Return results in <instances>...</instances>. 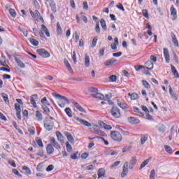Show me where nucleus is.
<instances>
[{
	"mask_svg": "<svg viewBox=\"0 0 179 179\" xmlns=\"http://www.w3.org/2000/svg\"><path fill=\"white\" fill-rule=\"evenodd\" d=\"M110 138L115 142H121L122 141V135L117 131H110Z\"/></svg>",
	"mask_w": 179,
	"mask_h": 179,
	"instance_id": "1",
	"label": "nucleus"
},
{
	"mask_svg": "<svg viewBox=\"0 0 179 179\" xmlns=\"http://www.w3.org/2000/svg\"><path fill=\"white\" fill-rule=\"evenodd\" d=\"M110 114L113 118H120L121 111L117 106H113L110 110Z\"/></svg>",
	"mask_w": 179,
	"mask_h": 179,
	"instance_id": "2",
	"label": "nucleus"
},
{
	"mask_svg": "<svg viewBox=\"0 0 179 179\" xmlns=\"http://www.w3.org/2000/svg\"><path fill=\"white\" fill-rule=\"evenodd\" d=\"M129 166V162H124L123 166H122V171L120 174L121 178H125L128 175V173H129V170L128 169V167Z\"/></svg>",
	"mask_w": 179,
	"mask_h": 179,
	"instance_id": "3",
	"label": "nucleus"
},
{
	"mask_svg": "<svg viewBox=\"0 0 179 179\" xmlns=\"http://www.w3.org/2000/svg\"><path fill=\"white\" fill-rule=\"evenodd\" d=\"M36 52L43 58H50V52L45 49H38L36 50Z\"/></svg>",
	"mask_w": 179,
	"mask_h": 179,
	"instance_id": "4",
	"label": "nucleus"
},
{
	"mask_svg": "<svg viewBox=\"0 0 179 179\" xmlns=\"http://www.w3.org/2000/svg\"><path fill=\"white\" fill-rule=\"evenodd\" d=\"M37 100H38V95L37 94H34L30 98V103L34 107V108H36L37 107V103H36Z\"/></svg>",
	"mask_w": 179,
	"mask_h": 179,
	"instance_id": "5",
	"label": "nucleus"
},
{
	"mask_svg": "<svg viewBox=\"0 0 179 179\" xmlns=\"http://www.w3.org/2000/svg\"><path fill=\"white\" fill-rule=\"evenodd\" d=\"M91 96L94 99H97V100H106L104 95H103V94L99 93V92H96L95 94H92Z\"/></svg>",
	"mask_w": 179,
	"mask_h": 179,
	"instance_id": "6",
	"label": "nucleus"
},
{
	"mask_svg": "<svg viewBox=\"0 0 179 179\" xmlns=\"http://www.w3.org/2000/svg\"><path fill=\"white\" fill-rule=\"evenodd\" d=\"M75 118L77 121H78V122H80V124H82L85 127H92V124L89 123V122L86 121L85 120H83L78 117H76Z\"/></svg>",
	"mask_w": 179,
	"mask_h": 179,
	"instance_id": "7",
	"label": "nucleus"
},
{
	"mask_svg": "<svg viewBox=\"0 0 179 179\" xmlns=\"http://www.w3.org/2000/svg\"><path fill=\"white\" fill-rule=\"evenodd\" d=\"M50 141L51 143L53 144V146L54 148H55V149H57V150H59V149H61V145H59V143H58V142H57V141H55V138L50 137Z\"/></svg>",
	"mask_w": 179,
	"mask_h": 179,
	"instance_id": "8",
	"label": "nucleus"
},
{
	"mask_svg": "<svg viewBox=\"0 0 179 179\" xmlns=\"http://www.w3.org/2000/svg\"><path fill=\"white\" fill-rule=\"evenodd\" d=\"M164 57L166 64H170V54L169 53V49L164 48Z\"/></svg>",
	"mask_w": 179,
	"mask_h": 179,
	"instance_id": "9",
	"label": "nucleus"
},
{
	"mask_svg": "<svg viewBox=\"0 0 179 179\" xmlns=\"http://www.w3.org/2000/svg\"><path fill=\"white\" fill-rule=\"evenodd\" d=\"M52 96L53 97H55V99H59V100H64V101H66V103H69V100L68 99V98L59 94L53 93Z\"/></svg>",
	"mask_w": 179,
	"mask_h": 179,
	"instance_id": "10",
	"label": "nucleus"
},
{
	"mask_svg": "<svg viewBox=\"0 0 179 179\" xmlns=\"http://www.w3.org/2000/svg\"><path fill=\"white\" fill-rule=\"evenodd\" d=\"M127 121H128V122H129L130 124H139V122H141V120H139V119H138L135 117H128Z\"/></svg>",
	"mask_w": 179,
	"mask_h": 179,
	"instance_id": "11",
	"label": "nucleus"
},
{
	"mask_svg": "<svg viewBox=\"0 0 179 179\" xmlns=\"http://www.w3.org/2000/svg\"><path fill=\"white\" fill-rule=\"evenodd\" d=\"M44 124L45 125H53L54 126V118L52 117H47L44 120Z\"/></svg>",
	"mask_w": 179,
	"mask_h": 179,
	"instance_id": "12",
	"label": "nucleus"
},
{
	"mask_svg": "<svg viewBox=\"0 0 179 179\" xmlns=\"http://www.w3.org/2000/svg\"><path fill=\"white\" fill-rule=\"evenodd\" d=\"M99 124L100 125V127H101L102 128H104V129H107L108 131L113 129V127H111V125L107 124L104 123V122L103 121H99Z\"/></svg>",
	"mask_w": 179,
	"mask_h": 179,
	"instance_id": "13",
	"label": "nucleus"
},
{
	"mask_svg": "<svg viewBox=\"0 0 179 179\" xmlns=\"http://www.w3.org/2000/svg\"><path fill=\"white\" fill-rule=\"evenodd\" d=\"M136 162H137L136 157L135 156L132 157L129 164V169L130 170H132V169H134V166L136 164Z\"/></svg>",
	"mask_w": 179,
	"mask_h": 179,
	"instance_id": "14",
	"label": "nucleus"
},
{
	"mask_svg": "<svg viewBox=\"0 0 179 179\" xmlns=\"http://www.w3.org/2000/svg\"><path fill=\"white\" fill-rule=\"evenodd\" d=\"M171 37L172 38V43H173V45H175L176 47H179L178 40L177 39L176 34L171 32Z\"/></svg>",
	"mask_w": 179,
	"mask_h": 179,
	"instance_id": "15",
	"label": "nucleus"
},
{
	"mask_svg": "<svg viewBox=\"0 0 179 179\" xmlns=\"http://www.w3.org/2000/svg\"><path fill=\"white\" fill-rule=\"evenodd\" d=\"M148 139H149V136L148 134H141V145H143L144 143H146L148 141Z\"/></svg>",
	"mask_w": 179,
	"mask_h": 179,
	"instance_id": "16",
	"label": "nucleus"
},
{
	"mask_svg": "<svg viewBox=\"0 0 179 179\" xmlns=\"http://www.w3.org/2000/svg\"><path fill=\"white\" fill-rule=\"evenodd\" d=\"M73 104L74 107H76V108H77V110H78V111H80V113H84L85 114H86V110H85V108H83L80 105H79V103H78L77 102L73 101Z\"/></svg>",
	"mask_w": 179,
	"mask_h": 179,
	"instance_id": "17",
	"label": "nucleus"
},
{
	"mask_svg": "<svg viewBox=\"0 0 179 179\" xmlns=\"http://www.w3.org/2000/svg\"><path fill=\"white\" fill-rule=\"evenodd\" d=\"M115 62H117V59H110L106 60L104 62V66H111L112 65H114V64H115Z\"/></svg>",
	"mask_w": 179,
	"mask_h": 179,
	"instance_id": "18",
	"label": "nucleus"
},
{
	"mask_svg": "<svg viewBox=\"0 0 179 179\" xmlns=\"http://www.w3.org/2000/svg\"><path fill=\"white\" fill-rule=\"evenodd\" d=\"M84 62H85V68H89V66H90V57H89L87 54L85 55Z\"/></svg>",
	"mask_w": 179,
	"mask_h": 179,
	"instance_id": "19",
	"label": "nucleus"
},
{
	"mask_svg": "<svg viewBox=\"0 0 179 179\" xmlns=\"http://www.w3.org/2000/svg\"><path fill=\"white\" fill-rule=\"evenodd\" d=\"M64 62L68 71H70L71 73H73V69H72V66H71V64H69V62H68V59H64Z\"/></svg>",
	"mask_w": 179,
	"mask_h": 179,
	"instance_id": "20",
	"label": "nucleus"
},
{
	"mask_svg": "<svg viewBox=\"0 0 179 179\" xmlns=\"http://www.w3.org/2000/svg\"><path fill=\"white\" fill-rule=\"evenodd\" d=\"M157 129H158L159 132L162 134H164L166 132V126L164 124H159L156 126Z\"/></svg>",
	"mask_w": 179,
	"mask_h": 179,
	"instance_id": "21",
	"label": "nucleus"
},
{
	"mask_svg": "<svg viewBox=\"0 0 179 179\" xmlns=\"http://www.w3.org/2000/svg\"><path fill=\"white\" fill-rule=\"evenodd\" d=\"M104 176H106V169L100 168L98 170V179L101 178V177H104Z\"/></svg>",
	"mask_w": 179,
	"mask_h": 179,
	"instance_id": "22",
	"label": "nucleus"
},
{
	"mask_svg": "<svg viewBox=\"0 0 179 179\" xmlns=\"http://www.w3.org/2000/svg\"><path fill=\"white\" fill-rule=\"evenodd\" d=\"M48 155H52L54 153V147L51 144H48L46 147Z\"/></svg>",
	"mask_w": 179,
	"mask_h": 179,
	"instance_id": "23",
	"label": "nucleus"
},
{
	"mask_svg": "<svg viewBox=\"0 0 179 179\" xmlns=\"http://www.w3.org/2000/svg\"><path fill=\"white\" fill-rule=\"evenodd\" d=\"M169 94H170L171 99H173L176 101L178 100V96L177 95H176V93H174V90H173L171 87H169Z\"/></svg>",
	"mask_w": 179,
	"mask_h": 179,
	"instance_id": "24",
	"label": "nucleus"
},
{
	"mask_svg": "<svg viewBox=\"0 0 179 179\" xmlns=\"http://www.w3.org/2000/svg\"><path fill=\"white\" fill-rule=\"evenodd\" d=\"M171 71L173 73V76H175V78H177L178 79L179 73H178V71H177V69H176V66H174L173 64H171Z\"/></svg>",
	"mask_w": 179,
	"mask_h": 179,
	"instance_id": "25",
	"label": "nucleus"
},
{
	"mask_svg": "<svg viewBox=\"0 0 179 179\" xmlns=\"http://www.w3.org/2000/svg\"><path fill=\"white\" fill-rule=\"evenodd\" d=\"M94 134H95V135H99L100 136H103V137L107 136V134H106L104 133V131H101L99 129H94Z\"/></svg>",
	"mask_w": 179,
	"mask_h": 179,
	"instance_id": "26",
	"label": "nucleus"
},
{
	"mask_svg": "<svg viewBox=\"0 0 179 179\" xmlns=\"http://www.w3.org/2000/svg\"><path fill=\"white\" fill-rule=\"evenodd\" d=\"M41 103H42V106L51 107V104H50V103H48V101L47 100V97H45V96H44L41 99Z\"/></svg>",
	"mask_w": 179,
	"mask_h": 179,
	"instance_id": "27",
	"label": "nucleus"
},
{
	"mask_svg": "<svg viewBox=\"0 0 179 179\" xmlns=\"http://www.w3.org/2000/svg\"><path fill=\"white\" fill-rule=\"evenodd\" d=\"M127 95L130 97L131 100H138L139 99V95L137 93H128Z\"/></svg>",
	"mask_w": 179,
	"mask_h": 179,
	"instance_id": "28",
	"label": "nucleus"
},
{
	"mask_svg": "<svg viewBox=\"0 0 179 179\" xmlns=\"http://www.w3.org/2000/svg\"><path fill=\"white\" fill-rule=\"evenodd\" d=\"M56 136L57 137L58 141H59L60 143H64V136L62 135V134H61V132L59 131H56Z\"/></svg>",
	"mask_w": 179,
	"mask_h": 179,
	"instance_id": "29",
	"label": "nucleus"
},
{
	"mask_svg": "<svg viewBox=\"0 0 179 179\" xmlns=\"http://www.w3.org/2000/svg\"><path fill=\"white\" fill-rule=\"evenodd\" d=\"M66 136L68 139V141L71 142V143H73L75 142V139L73 138V136H72V134H71V133L66 132Z\"/></svg>",
	"mask_w": 179,
	"mask_h": 179,
	"instance_id": "30",
	"label": "nucleus"
},
{
	"mask_svg": "<svg viewBox=\"0 0 179 179\" xmlns=\"http://www.w3.org/2000/svg\"><path fill=\"white\" fill-rule=\"evenodd\" d=\"M145 65L149 71H152V69H153V63L150 60L145 62Z\"/></svg>",
	"mask_w": 179,
	"mask_h": 179,
	"instance_id": "31",
	"label": "nucleus"
},
{
	"mask_svg": "<svg viewBox=\"0 0 179 179\" xmlns=\"http://www.w3.org/2000/svg\"><path fill=\"white\" fill-rule=\"evenodd\" d=\"M100 23L103 30H104V31H107V24H106V20L101 18L100 20Z\"/></svg>",
	"mask_w": 179,
	"mask_h": 179,
	"instance_id": "32",
	"label": "nucleus"
},
{
	"mask_svg": "<svg viewBox=\"0 0 179 179\" xmlns=\"http://www.w3.org/2000/svg\"><path fill=\"white\" fill-rule=\"evenodd\" d=\"M15 61L17 62V64L20 68H24L25 65L22 60L19 59L17 57H15Z\"/></svg>",
	"mask_w": 179,
	"mask_h": 179,
	"instance_id": "33",
	"label": "nucleus"
},
{
	"mask_svg": "<svg viewBox=\"0 0 179 179\" xmlns=\"http://www.w3.org/2000/svg\"><path fill=\"white\" fill-rule=\"evenodd\" d=\"M41 29L43 30V31H44L45 34L47 36V37H50V31H48V29L47 28V27H45V25L42 24L41 25Z\"/></svg>",
	"mask_w": 179,
	"mask_h": 179,
	"instance_id": "34",
	"label": "nucleus"
},
{
	"mask_svg": "<svg viewBox=\"0 0 179 179\" xmlns=\"http://www.w3.org/2000/svg\"><path fill=\"white\" fill-rule=\"evenodd\" d=\"M171 15L173 16V17H177V10L173 5L171 6Z\"/></svg>",
	"mask_w": 179,
	"mask_h": 179,
	"instance_id": "35",
	"label": "nucleus"
},
{
	"mask_svg": "<svg viewBox=\"0 0 179 179\" xmlns=\"http://www.w3.org/2000/svg\"><path fill=\"white\" fill-rule=\"evenodd\" d=\"M29 43H31V44H32V45H34L35 47H37V45H38V44H40L38 41H37L34 38H29Z\"/></svg>",
	"mask_w": 179,
	"mask_h": 179,
	"instance_id": "36",
	"label": "nucleus"
},
{
	"mask_svg": "<svg viewBox=\"0 0 179 179\" xmlns=\"http://www.w3.org/2000/svg\"><path fill=\"white\" fill-rule=\"evenodd\" d=\"M36 142L40 148H44V144H43V140H41V138H40L39 137H36Z\"/></svg>",
	"mask_w": 179,
	"mask_h": 179,
	"instance_id": "37",
	"label": "nucleus"
},
{
	"mask_svg": "<svg viewBox=\"0 0 179 179\" xmlns=\"http://www.w3.org/2000/svg\"><path fill=\"white\" fill-rule=\"evenodd\" d=\"M1 96L6 104H9V98L8 97V94L5 93H1Z\"/></svg>",
	"mask_w": 179,
	"mask_h": 179,
	"instance_id": "38",
	"label": "nucleus"
},
{
	"mask_svg": "<svg viewBox=\"0 0 179 179\" xmlns=\"http://www.w3.org/2000/svg\"><path fill=\"white\" fill-rule=\"evenodd\" d=\"M57 34H62V28L61 27V24L59 22H57Z\"/></svg>",
	"mask_w": 179,
	"mask_h": 179,
	"instance_id": "39",
	"label": "nucleus"
},
{
	"mask_svg": "<svg viewBox=\"0 0 179 179\" xmlns=\"http://www.w3.org/2000/svg\"><path fill=\"white\" fill-rule=\"evenodd\" d=\"M117 106H119L120 108H122V110H127V108H128V105H127L125 103L117 102Z\"/></svg>",
	"mask_w": 179,
	"mask_h": 179,
	"instance_id": "40",
	"label": "nucleus"
},
{
	"mask_svg": "<svg viewBox=\"0 0 179 179\" xmlns=\"http://www.w3.org/2000/svg\"><path fill=\"white\" fill-rule=\"evenodd\" d=\"M149 162H150L149 159H147L144 162H143L142 164H141L140 170H142L143 167H145L146 166H148V164H149Z\"/></svg>",
	"mask_w": 179,
	"mask_h": 179,
	"instance_id": "41",
	"label": "nucleus"
},
{
	"mask_svg": "<svg viewBox=\"0 0 179 179\" xmlns=\"http://www.w3.org/2000/svg\"><path fill=\"white\" fill-rule=\"evenodd\" d=\"M36 117L38 121H41V120H43V114H41V112L38 111V110H37V111L36 112Z\"/></svg>",
	"mask_w": 179,
	"mask_h": 179,
	"instance_id": "42",
	"label": "nucleus"
},
{
	"mask_svg": "<svg viewBox=\"0 0 179 179\" xmlns=\"http://www.w3.org/2000/svg\"><path fill=\"white\" fill-rule=\"evenodd\" d=\"M64 111L66 114H67L68 117L72 118V110H71L70 108H66Z\"/></svg>",
	"mask_w": 179,
	"mask_h": 179,
	"instance_id": "43",
	"label": "nucleus"
},
{
	"mask_svg": "<svg viewBox=\"0 0 179 179\" xmlns=\"http://www.w3.org/2000/svg\"><path fill=\"white\" fill-rule=\"evenodd\" d=\"M143 86L145 87V89H150V84L146 81V80H142Z\"/></svg>",
	"mask_w": 179,
	"mask_h": 179,
	"instance_id": "44",
	"label": "nucleus"
},
{
	"mask_svg": "<svg viewBox=\"0 0 179 179\" xmlns=\"http://www.w3.org/2000/svg\"><path fill=\"white\" fill-rule=\"evenodd\" d=\"M164 149H165L166 152H167L170 155L173 154V150L171 149V147H170L169 145H164Z\"/></svg>",
	"mask_w": 179,
	"mask_h": 179,
	"instance_id": "45",
	"label": "nucleus"
},
{
	"mask_svg": "<svg viewBox=\"0 0 179 179\" xmlns=\"http://www.w3.org/2000/svg\"><path fill=\"white\" fill-rule=\"evenodd\" d=\"M143 16L145 17L146 19H149V13L148 12V10L143 9L142 10Z\"/></svg>",
	"mask_w": 179,
	"mask_h": 179,
	"instance_id": "46",
	"label": "nucleus"
},
{
	"mask_svg": "<svg viewBox=\"0 0 179 179\" xmlns=\"http://www.w3.org/2000/svg\"><path fill=\"white\" fill-rule=\"evenodd\" d=\"M97 44V37H94L92 41L91 48H94Z\"/></svg>",
	"mask_w": 179,
	"mask_h": 179,
	"instance_id": "47",
	"label": "nucleus"
},
{
	"mask_svg": "<svg viewBox=\"0 0 179 179\" xmlns=\"http://www.w3.org/2000/svg\"><path fill=\"white\" fill-rule=\"evenodd\" d=\"M50 6V8H51L52 12L57 11V7H56L55 3L54 1H51Z\"/></svg>",
	"mask_w": 179,
	"mask_h": 179,
	"instance_id": "48",
	"label": "nucleus"
},
{
	"mask_svg": "<svg viewBox=\"0 0 179 179\" xmlns=\"http://www.w3.org/2000/svg\"><path fill=\"white\" fill-rule=\"evenodd\" d=\"M22 170H24L27 174H31V170L26 166H22Z\"/></svg>",
	"mask_w": 179,
	"mask_h": 179,
	"instance_id": "49",
	"label": "nucleus"
},
{
	"mask_svg": "<svg viewBox=\"0 0 179 179\" xmlns=\"http://www.w3.org/2000/svg\"><path fill=\"white\" fill-rule=\"evenodd\" d=\"M9 13L12 16V17H16V11L14 9L10 8Z\"/></svg>",
	"mask_w": 179,
	"mask_h": 179,
	"instance_id": "50",
	"label": "nucleus"
},
{
	"mask_svg": "<svg viewBox=\"0 0 179 179\" xmlns=\"http://www.w3.org/2000/svg\"><path fill=\"white\" fill-rule=\"evenodd\" d=\"M44 127L45 128V129H47V131H52V128H54V125L44 124Z\"/></svg>",
	"mask_w": 179,
	"mask_h": 179,
	"instance_id": "51",
	"label": "nucleus"
},
{
	"mask_svg": "<svg viewBox=\"0 0 179 179\" xmlns=\"http://www.w3.org/2000/svg\"><path fill=\"white\" fill-rule=\"evenodd\" d=\"M95 31L96 33H97L98 34H100V24H99V22H97L96 23L95 25Z\"/></svg>",
	"mask_w": 179,
	"mask_h": 179,
	"instance_id": "52",
	"label": "nucleus"
},
{
	"mask_svg": "<svg viewBox=\"0 0 179 179\" xmlns=\"http://www.w3.org/2000/svg\"><path fill=\"white\" fill-rule=\"evenodd\" d=\"M15 109L17 113H22V108H20V105L19 103H15Z\"/></svg>",
	"mask_w": 179,
	"mask_h": 179,
	"instance_id": "53",
	"label": "nucleus"
},
{
	"mask_svg": "<svg viewBox=\"0 0 179 179\" xmlns=\"http://www.w3.org/2000/svg\"><path fill=\"white\" fill-rule=\"evenodd\" d=\"M66 148L67 150V152H72V145H71V144H69V142H66Z\"/></svg>",
	"mask_w": 179,
	"mask_h": 179,
	"instance_id": "54",
	"label": "nucleus"
},
{
	"mask_svg": "<svg viewBox=\"0 0 179 179\" xmlns=\"http://www.w3.org/2000/svg\"><path fill=\"white\" fill-rule=\"evenodd\" d=\"M116 8H117V9H120L122 12H125V8H124V6H122V3H118V4L116 6Z\"/></svg>",
	"mask_w": 179,
	"mask_h": 179,
	"instance_id": "55",
	"label": "nucleus"
},
{
	"mask_svg": "<svg viewBox=\"0 0 179 179\" xmlns=\"http://www.w3.org/2000/svg\"><path fill=\"white\" fill-rule=\"evenodd\" d=\"M155 176H156V171L155 169H152L150 171V179H155Z\"/></svg>",
	"mask_w": 179,
	"mask_h": 179,
	"instance_id": "56",
	"label": "nucleus"
},
{
	"mask_svg": "<svg viewBox=\"0 0 179 179\" xmlns=\"http://www.w3.org/2000/svg\"><path fill=\"white\" fill-rule=\"evenodd\" d=\"M18 30L20 31H21V33H23L24 36L25 37H27V35L29 34V33L27 32V30H24L23 29L18 27Z\"/></svg>",
	"mask_w": 179,
	"mask_h": 179,
	"instance_id": "57",
	"label": "nucleus"
},
{
	"mask_svg": "<svg viewBox=\"0 0 179 179\" xmlns=\"http://www.w3.org/2000/svg\"><path fill=\"white\" fill-rule=\"evenodd\" d=\"M43 163H39L36 166L37 171H43Z\"/></svg>",
	"mask_w": 179,
	"mask_h": 179,
	"instance_id": "58",
	"label": "nucleus"
},
{
	"mask_svg": "<svg viewBox=\"0 0 179 179\" xmlns=\"http://www.w3.org/2000/svg\"><path fill=\"white\" fill-rule=\"evenodd\" d=\"M109 80L110 82H116L117 81V76L115 75H112L109 77Z\"/></svg>",
	"mask_w": 179,
	"mask_h": 179,
	"instance_id": "59",
	"label": "nucleus"
},
{
	"mask_svg": "<svg viewBox=\"0 0 179 179\" xmlns=\"http://www.w3.org/2000/svg\"><path fill=\"white\" fill-rule=\"evenodd\" d=\"M72 59L74 64H76V62H78V60L76 59V52L75 51L73 52Z\"/></svg>",
	"mask_w": 179,
	"mask_h": 179,
	"instance_id": "60",
	"label": "nucleus"
},
{
	"mask_svg": "<svg viewBox=\"0 0 179 179\" xmlns=\"http://www.w3.org/2000/svg\"><path fill=\"white\" fill-rule=\"evenodd\" d=\"M104 51H106V48L99 50V57H104Z\"/></svg>",
	"mask_w": 179,
	"mask_h": 179,
	"instance_id": "61",
	"label": "nucleus"
},
{
	"mask_svg": "<svg viewBox=\"0 0 179 179\" xmlns=\"http://www.w3.org/2000/svg\"><path fill=\"white\" fill-rule=\"evenodd\" d=\"M42 108L45 113H47L48 114H50V108L48 106H42Z\"/></svg>",
	"mask_w": 179,
	"mask_h": 179,
	"instance_id": "62",
	"label": "nucleus"
},
{
	"mask_svg": "<svg viewBox=\"0 0 179 179\" xmlns=\"http://www.w3.org/2000/svg\"><path fill=\"white\" fill-rule=\"evenodd\" d=\"M52 170H54V165L50 164L49 165L47 168H46V171H52Z\"/></svg>",
	"mask_w": 179,
	"mask_h": 179,
	"instance_id": "63",
	"label": "nucleus"
},
{
	"mask_svg": "<svg viewBox=\"0 0 179 179\" xmlns=\"http://www.w3.org/2000/svg\"><path fill=\"white\" fill-rule=\"evenodd\" d=\"M13 174H15V176H18V177H22V174H20L19 173V171H17V169H13Z\"/></svg>",
	"mask_w": 179,
	"mask_h": 179,
	"instance_id": "64",
	"label": "nucleus"
}]
</instances>
